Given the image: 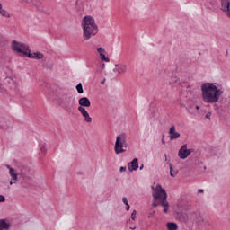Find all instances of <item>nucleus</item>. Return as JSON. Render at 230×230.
I'll return each instance as SVG.
<instances>
[{
  "label": "nucleus",
  "instance_id": "obj_1",
  "mask_svg": "<svg viewBox=\"0 0 230 230\" xmlns=\"http://www.w3.org/2000/svg\"><path fill=\"white\" fill-rule=\"evenodd\" d=\"M224 94V88L218 83H203L201 84V98L204 103H217Z\"/></svg>",
  "mask_w": 230,
  "mask_h": 230
},
{
  "label": "nucleus",
  "instance_id": "obj_2",
  "mask_svg": "<svg viewBox=\"0 0 230 230\" xmlns=\"http://www.w3.org/2000/svg\"><path fill=\"white\" fill-rule=\"evenodd\" d=\"M153 199L155 202L153 203V208H157V206H162L164 208V213H168L170 209V203L166 200L168 199V194L166 190L163 189L161 184H158L153 191Z\"/></svg>",
  "mask_w": 230,
  "mask_h": 230
},
{
  "label": "nucleus",
  "instance_id": "obj_3",
  "mask_svg": "<svg viewBox=\"0 0 230 230\" xmlns=\"http://www.w3.org/2000/svg\"><path fill=\"white\" fill-rule=\"evenodd\" d=\"M83 28V37L84 40H89L91 37H94L98 33V25L94 20V17L86 15L83 18L81 22Z\"/></svg>",
  "mask_w": 230,
  "mask_h": 230
},
{
  "label": "nucleus",
  "instance_id": "obj_4",
  "mask_svg": "<svg viewBox=\"0 0 230 230\" xmlns=\"http://www.w3.org/2000/svg\"><path fill=\"white\" fill-rule=\"evenodd\" d=\"M12 49L13 51H16V53H21L24 57L33 58L34 60H41V58H44V54L40 52L30 53V47H28V45L16 40L12 42Z\"/></svg>",
  "mask_w": 230,
  "mask_h": 230
},
{
  "label": "nucleus",
  "instance_id": "obj_5",
  "mask_svg": "<svg viewBox=\"0 0 230 230\" xmlns=\"http://www.w3.org/2000/svg\"><path fill=\"white\" fill-rule=\"evenodd\" d=\"M56 102L58 105L65 109L66 112H71V111H73V107H75V99L73 96L66 93H59L56 97Z\"/></svg>",
  "mask_w": 230,
  "mask_h": 230
},
{
  "label": "nucleus",
  "instance_id": "obj_6",
  "mask_svg": "<svg viewBox=\"0 0 230 230\" xmlns=\"http://www.w3.org/2000/svg\"><path fill=\"white\" fill-rule=\"evenodd\" d=\"M127 138L125 137V135L120 134L117 136L114 147L115 154H123V152H126V150L123 148H127Z\"/></svg>",
  "mask_w": 230,
  "mask_h": 230
},
{
  "label": "nucleus",
  "instance_id": "obj_7",
  "mask_svg": "<svg viewBox=\"0 0 230 230\" xmlns=\"http://www.w3.org/2000/svg\"><path fill=\"white\" fill-rule=\"evenodd\" d=\"M193 152V149H188V145L184 144L178 152L180 159H188L189 155Z\"/></svg>",
  "mask_w": 230,
  "mask_h": 230
},
{
  "label": "nucleus",
  "instance_id": "obj_8",
  "mask_svg": "<svg viewBox=\"0 0 230 230\" xmlns=\"http://www.w3.org/2000/svg\"><path fill=\"white\" fill-rule=\"evenodd\" d=\"M77 110L80 111L81 116H83L85 123H93V118L89 115V111L82 106H79Z\"/></svg>",
  "mask_w": 230,
  "mask_h": 230
},
{
  "label": "nucleus",
  "instance_id": "obj_9",
  "mask_svg": "<svg viewBox=\"0 0 230 230\" xmlns=\"http://www.w3.org/2000/svg\"><path fill=\"white\" fill-rule=\"evenodd\" d=\"M113 71L114 73L117 71L119 75H125V73H127V65L123 63L116 64Z\"/></svg>",
  "mask_w": 230,
  "mask_h": 230
},
{
  "label": "nucleus",
  "instance_id": "obj_10",
  "mask_svg": "<svg viewBox=\"0 0 230 230\" xmlns=\"http://www.w3.org/2000/svg\"><path fill=\"white\" fill-rule=\"evenodd\" d=\"M128 168L129 172H136L139 168V160L134 158L130 163L128 164Z\"/></svg>",
  "mask_w": 230,
  "mask_h": 230
},
{
  "label": "nucleus",
  "instance_id": "obj_11",
  "mask_svg": "<svg viewBox=\"0 0 230 230\" xmlns=\"http://www.w3.org/2000/svg\"><path fill=\"white\" fill-rule=\"evenodd\" d=\"M169 135H170L171 141H173V139H179V137H181V133L176 131L175 126H172L170 128Z\"/></svg>",
  "mask_w": 230,
  "mask_h": 230
},
{
  "label": "nucleus",
  "instance_id": "obj_12",
  "mask_svg": "<svg viewBox=\"0 0 230 230\" xmlns=\"http://www.w3.org/2000/svg\"><path fill=\"white\" fill-rule=\"evenodd\" d=\"M6 168H8L9 175L13 179V181H10V184H15L17 182V172H15V169L12 168L10 165H6Z\"/></svg>",
  "mask_w": 230,
  "mask_h": 230
},
{
  "label": "nucleus",
  "instance_id": "obj_13",
  "mask_svg": "<svg viewBox=\"0 0 230 230\" xmlns=\"http://www.w3.org/2000/svg\"><path fill=\"white\" fill-rule=\"evenodd\" d=\"M97 52L99 53L100 58L102 62H111V59L109 58H107V56H105V53H107L105 51V49H103L102 47L97 48Z\"/></svg>",
  "mask_w": 230,
  "mask_h": 230
},
{
  "label": "nucleus",
  "instance_id": "obj_14",
  "mask_svg": "<svg viewBox=\"0 0 230 230\" xmlns=\"http://www.w3.org/2000/svg\"><path fill=\"white\" fill-rule=\"evenodd\" d=\"M78 103L80 105L79 107H84V109H85V107H91V101L87 97L80 98Z\"/></svg>",
  "mask_w": 230,
  "mask_h": 230
},
{
  "label": "nucleus",
  "instance_id": "obj_15",
  "mask_svg": "<svg viewBox=\"0 0 230 230\" xmlns=\"http://www.w3.org/2000/svg\"><path fill=\"white\" fill-rule=\"evenodd\" d=\"M0 230H10V223L6 219H0Z\"/></svg>",
  "mask_w": 230,
  "mask_h": 230
},
{
  "label": "nucleus",
  "instance_id": "obj_16",
  "mask_svg": "<svg viewBox=\"0 0 230 230\" xmlns=\"http://www.w3.org/2000/svg\"><path fill=\"white\" fill-rule=\"evenodd\" d=\"M166 227L168 230H177L179 229V226L177 225V223H173V222H168L166 224Z\"/></svg>",
  "mask_w": 230,
  "mask_h": 230
},
{
  "label": "nucleus",
  "instance_id": "obj_17",
  "mask_svg": "<svg viewBox=\"0 0 230 230\" xmlns=\"http://www.w3.org/2000/svg\"><path fill=\"white\" fill-rule=\"evenodd\" d=\"M169 166H170V175H171V177H175L179 172L177 170L173 169V164H169Z\"/></svg>",
  "mask_w": 230,
  "mask_h": 230
},
{
  "label": "nucleus",
  "instance_id": "obj_18",
  "mask_svg": "<svg viewBox=\"0 0 230 230\" xmlns=\"http://www.w3.org/2000/svg\"><path fill=\"white\" fill-rule=\"evenodd\" d=\"M0 15H2V17H6L7 19L10 18V13H8V11L0 8Z\"/></svg>",
  "mask_w": 230,
  "mask_h": 230
},
{
  "label": "nucleus",
  "instance_id": "obj_19",
  "mask_svg": "<svg viewBox=\"0 0 230 230\" xmlns=\"http://www.w3.org/2000/svg\"><path fill=\"white\" fill-rule=\"evenodd\" d=\"M75 89L79 94H84V86H82V83H79Z\"/></svg>",
  "mask_w": 230,
  "mask_h": 230
},
{
  "label": "nucleus",
  "instance_id": "obj_20",
  "mask_svg": "<svg viewBox=\"0 0 230 230\" xmlns=\"http://www.w3.org/2000/svg\"><path fill=\"white\" fill-rule=\"evenodd\" d=\"M189 114H195V105H190L186 107Z\"/></svg>",
  "mask_w": 230,
  "mask_h": 230
},
{
  "label": "nucleus",
  "instance_id": "obj_21",
  "mask_svg": "<svg viewBox=\"0 0 230 230\" xmlns=\"http://www.w3.org/2000/svg\"><path fill=\"white\" fill-rule=\"evenodd\" d=\"M136 215H137V211L133 210L131 213V220H136Z\"/></svg>",
  "mask_w": 230,
  "mask_h": 230
},
{
  "label": "nucleus",
  "instance_id": "obj_22",
  "mask_svg": "<svg viewBox=\"0 0 230 230\" xmlns=\"http://www.w3.org/2000/svg\"><path fill=\"white\" fill-rule=\"evenodd\" d=\"M0 202H6V198L4 195H0Z\"/></svg>",
  "mask_w": 230,
  "mask_h": 230
},
{
  "label": "nucleus",
  "instance_id": "obj_23",
  "mask_svg": "<svg viewBox=\"0 0 230 230\" xmlns=\"http://www.w3.org/2000/svg\"><path fill=\"white\" fill-rule=\"evenodd\" d=\"M122 202L123 204H125V206H127V204H128V199H127V198H122Z\"/></svg>",
  "mask_w": 230,
  "mask_h": 230
},
{
  "label": "nucleus",
  "instance_id": "obj_24",
  "mask_svg": "<svg viewBox=\"0 0 230 230\" xmlns=\"http://www.w3.org/2000/svg\"><path fill=\"white\" fill-rule=\"evenodd\" d=\"M206 118H207V119H211V112H208L206 114Z\"/></svg>",
  "mask_w": 230,
  "mask_h": 230
},
{
  "label": "nucleus",
  "instance_id": "obj_25",
  "mask_svg": "<svg viewBox=\"0 0 230 230\" xmlns=\"http://www.w3.org/2000/svg\"><path fill=\"white\" fill-rule=\"evenodd\" d=\"M40 154H42L43 155H46V148H41Z\"/></svg>",
  "mask_w": 230,
  "mask_h": 230
},
{
  "label": "nucleus",
  "instance_id": "obj_26",
  "mask_svg": "<svg viewBox=\"0 0 230 230\" xmlns=\"http://www.w3.org/2000/svg\"><path fill=\"white\" fill-rule=\"evenodd\" d=\"M155 215V211H153L151 213L148 214V218H152V216Z\"/></svg>",
  "mask_w": 230,
  "mask_h": 230
},
{
  "label": "nucleus",
  "instance_id": "obj_27",
  "mask_svg": "<svg viewBox=\"0 0 230 230\" xmlns=\"http://www.w3.org/2000/svg\"><path fill=\"white\" fill-rule=\"evenodd\" d=\"M126 211H130V205L128 203L126 205Z\"/></svg>",
  "mask_w": 230,
  "mask_h": 230
},
{
  "label": "nucleus",
  "instance_id": "obj_28",
  "mask_svg": "<svg viewBox=\"0 0 230 230\" xmlns=\"http://www.w3.org/2000/svg\"><path fill=\"white\" fill-rule=\"evenodd\" d=\"M120 172H127V167H120Z\"/></svg>",
  "mask_w": 230,
  "mask_h": 230
},
{
  "label": "nucleus",
  "instance_id": "obj_29",
  "mask_svg": "<svg viewBox=\"0 0 230 230\" xmlns=\"http://www.w3.org/2000/svg\"><path fill=\"white\" fill-rule=\"evenodd\" d=\"M23 1H24V3H27L28 4H31V3H32L31 0H23Z\"/></svg>",
  "mask_w": 230,
  "mask_h": 230
},
{
  "label": "nucleus",
  "instance_id": "obj_30",
  "mask_svg": "<svg viewBox=\"0 0 230 230\" xmlns=\"http://www.w3.org/2000/svg\"><path fill=\"white\" fill-rule=\"evenodd\" d=\"M198 193H204V190L203 189H199Z\"/></svg>",
  "mask_w": 230,
  "mask_h": 230
},
{
  "label": "nucleus",
  "instance_id": "obj_31",
  "mask_svg": "<svg viewBox=\"0 0 230 230\" xmlns=\"http://www.w3.org/2000/svg\"><path fill=\"white\" fill-rule=\"evenodd\" d=\"M196 109V111H199L200 110V106H194V110Z\"/></svg>",
  "mask_w": 230,
  "mask_h": 230
},
{
  "label": "nucleus",
  "instance_id": "obj_32",
  "mask_svg": "<svg viewBox=\"0 0 230 230\" xmlns=\"http://www.w3.org/2000/svg\"><path fill=\"white\" fill-rule=\"evenodd\" d=\"M102 69H105V63H102Z\"/></svg>",
  "mask_w": 230,
  "mask_h": 230
},
{
  "label": "nucleus",
  "instance_id": "obj_33",
  "mask_svg": "<svg viewBox=\"0 0 230 230\" xmlns=\"http://www.w3.org/2000/svg\"><path fill=\"white\" fill-rule=\"evenodd\" d=\"M162 143H163V145L165 144V142H164V137L162 138Z\"/></svg>",
  "mask_w": 230,
  "mask_h": 230
},
{
  "label": "nucleus",
  "instance_id": "obj_34",
  "mask_svg": "<svg viewBox=\"0 0 230 230\" xmlns=\"http://www.w3.org/2000/svg\"><path fill=\"white\" fill-rule=\"evenodd\" d=\"M143 168H145V165H144V164H141V165H140V170H143Z\"/></svg>",
  "mask_w": 230,
  "mask_h": 230
},
{
  "label": "nucleus",
  "instance_id": "obj_35",
  "mask_svg": "<svg viewBox=\"0 0 230 230\" xmlns=\"http://www.w3.org/2000/svg\"><path fill=\"white\" fill-rule=\"evenodd\" d=\"M101 84L103 85V84H105V79H103Z\"/></svg>",
  "mask_w": 230,
  "mask_h": 230
},
{
  "label": "nucleus",
  "instance_id": "obj_36",
  "mask_svg": "<svg viewBox=\"0 0 230 230\" xmlns=\"http://www.w3.org/2000/svg\"><path fill=\"white\" fill-rule=\"evenodd\" d=\"M130 229H131V230H135V229H136V226H134V227H130Z\"/></svg>",
  "mask_w": 230,
  "mask_h": 230
},
{
  "label": "nucleus",
  "instance_id": "obj_37",
  "mask_svg": "<svg viewBox=\"0 0 230 230\" xmlns=\"http://www.w3.org/2000/svg\"><path fill=\"white\" fill-rule=\"evenodd\" d=\"M86 67H90L89 64H86Z\"/></svg>",
  "mask_w": 230,
  "mask_h": 230
},
{
  "label": "nucleus",
  "instance_id": "obj_38",
  "mask_svg": "<svg viewBox=\"0 0 230 230\" xmlns=\"http://www.w3.org/2000/svg\"><path fill=\"white\" fill-rule=\"evenodd\" d=\"M79 175H81L82 172H77Z\"/></svg>",
  "mask_w": 230,
  "mask_h": 230
},
{
  "label": "nucleus",
  "instance_id": "obj_39",
  "mask_svg": "<svg viewBox=\"0 0 230 230\" xmlns=\"http://www.w3.org/2000/svg\"><path fill=\"white\" fill-rule=\"evenodd\" d=\"M165 159H166V155H165Z\"/></svg>",
  "mask_w": 230,
  "mask_h": 230
}]
</instances>
